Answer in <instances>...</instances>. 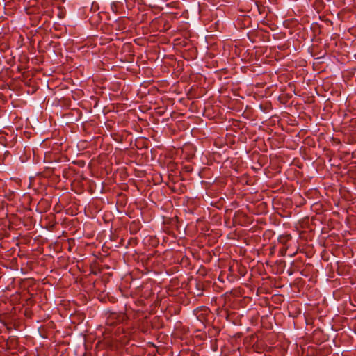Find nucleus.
Masks as SVG:
<instances>
[{"label": "nucleus", "instance_id": "obj_1", "mask_svg": "<svg viewBox=\"0 0 356 356\" xmlns=\"http://www.w3.org/2000/svg\"><path fill=\"white\" fill-rule=\"evenodd\" d=\"M127 318L126 314L123 312H111L108 314L106 323L107 325L114 326L123 323Z\"/></svg>", "mask_w": 356, "mask_h": 356}, {"label": "nucleus", "instance_id": "obj_2", "mask_svg": "<svg viewBox=\"0 0 356 356\" xmlns=\"http://www.w3.org/2000/svg\"><path fill=\"white\" fill-rule=\"evenodd\" d=\"M286 249H285V248L281 249L280 250V253L282 256H284L286 254Z\"/></svg>", "mask_w": 356, "mask_h": 356}]
</instances>
